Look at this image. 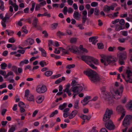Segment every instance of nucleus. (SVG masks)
I'll return each mask as SVG.
<instances>
[{
    "label": "nucleus",
    "mask_w": 132,
    "mask_h": 132,
    "mask_svg": "<svg viewBox=\"0 0 132 132\" xmlns=\"http://www.w3.org/2000/svg\"><path fill=\"white\" fill-rule=\"evenodd\" d=\"M71 84L72 86L71 88V91L73 93V97L75 98L76 95H78L80 97H82L84 96L82 93H80L83 90L84 86L83 84H79L75 80L72 81Z\"/></svg>",
    "instance_id": "nucleus-1"
},
{
    "label": "nucleus",
    "mask_w": 132,
    "mask_h": 132,
    "mask_svg": "<svg viewBox=\"0 0 132 132\" xmlns=\"http://www.w3.org/2000/svg\"><path fill=\"white\" fill-rule=\"evenodd\" d=\"M84 73L87 76L91 81L95 83L100 81L101 79L100 76L95 71L89 69L84 72Z\"/></svg>",
    "instance_id": "nucleus-2"
},
{
    "label": "nucleus",
    "mask_w": 132,
    "mask_h": 132,
    "mask_svg": "<svg viewBox=\"0 0 132 132\" xmlns=\"http://www.w3.org/2000/svg\"><path fill=\"white\" fill-rule=\"evenodd\" d=\"M81 58L92 68L96 69L97 67L94 65L93 64L98 65V60L93 57L87 56H81Z\"/></svg>",
    "instance_id": "nucleus-3"
},
{
    "label": "nucleus",
    "mask_w": 132,
    "mask_h": 132,
    "mask_svg": "<svg viewBox=\"0 0 132 132\" xmlns=\"http://www.w3.org/2000/svg\"><path fill=\"white\" fill-rule=\"evenodd\" d=\"M102 59H101V62L105 66H107L111 63H114L117 61L116 58L110 55H107L105 54L100 55Z\"/></svg>",
    "instance_id": "nucleus-4"
},
{
    "label": "nucleus",
    "mask_w": 132,
    "mask_h": 132,
    "mask_svg": "<svg viewBox=\"0 0 132 132\" xmlns=\"http://www.w3.org/2000/svg\"><path fill=\"white\" fill-rule=\"evenodd\" d=\"M123 89L122 86H120L118 89H117L116 88H112L111 91L113 97L116 99L120 98L122 94Z\"/></svg>",
    "instance_id": "nucleus-5"
},
{
    "label": "nucleus",
    "mask_w": 132,
    "mask_h": 132,
    "mask_svg": "<svg viewBox=\"0 0 132 132\" xmlns=\"http://www.w3.org/2000/svg\"><path fill=\"white\" fill-rule=\"evenodd\" d=\"M102 94L103 98L105 100L107 103L110 104L113 102V100L107 91H103Z\"/></svg>",
    "instance_id": "nucleus-6"
},
{
    "label": "nucleus",
    "mask_w": 132,
    "mask_h": 132,
    "mask_svg": "<svg viewBox=\"0 0 132 132\" xmlns=\"http://www.w3.org/2000/svg\"><path fill=\"white\" fill-rule=\"evenodd\" d=\"M117 56L119 59V63L121 65L124 64V61L126 59L127 57V53L125 52L120 53L118 54Z\"/></svg>",
    "instance_id": "nucleus-7"
},
{
    "label": "nucleus",
    "mask_w": 132,
    "mask_h": 132,
    "mask_svg": "<svg viewBox=\"0 0 132 132\" xmlns=\"http://www.w3.org/2000/svg\"><path fill=\"white\" fill-rule=\"evenodd\" d=\"M112 114L113 111L111 109L107 108L104 116L103 118V121L106 122L109 120Z\"/></svg>",
    "instance_id": "nucleus-8"
},
{
    "label": "nucleus",
    "mask_w": 132,
    "mask_h": 132,
    "mask_svg": "<svg viewBox=\"0 0 132 132\" xmlns=\"http://www.w3.org/2000/svg\"><path fill=\"white\" fill-rule=\"evenodd\" d=\"M117 4L116 3H113L110 6H109L106 5L104 7V11L107 13L110 12L111 10L113 11L114 10L115 7L117 6Z\"/></svg>",
    "instance_id": "nucleus-9"
},
{
    "label": "nucleus",
    "mask_w": 132,
    "mask_h": 132,
    "mask_svg": "<svg viewBox=\"0 0 132 132\" xmlns=\"http://www.w3.org/2000/svg\"><path fill=\"white\" fill-rule=\"evenodd\" d=\"M47 89L46 86L43 85L41 86L40 85L37 86L36 88V90L38 93L42 94L45 93L47 91Z\"/></svg>",
    "instance_id": "nucleus-10"
},
{
    "label": "nucleus",
    "mask_w": 132,
    "mask_h": 132,
    "mask_svg": "<svg viewBox=\"0 0 132 132\" xmlns=\"http://www.w3.org/2000/svg\"><path fill=\"white\" fill-rule=\"evenodd\" d=\"M132 118V115H127L126 116L123 122V125L124 126H127L130 124L129 120Z\"/></svg>",
    "instance_id": "nucleus-11"
},
{
    "label": "nucleus",
    "mask_w": 132,
    "mask_h": 132,
    "mask_svg": "<svg viewBox=\"0 0 132 132\" xmlns=\"http://www.w3.org/2000/svg\"><path fill=\"white\" fill-rule=\"evenodd\" d=\"M127 78L126 81L127 82L132 83V72L129 70H127L126 72Z\"/></svg>",
    "instance_id": "nucleus-12"
},
{
    "label": "nucleus",
    "mask_w": 132,
    "mask_h": 132,
    "mask_svg": "<svg viewBox=\"0 0 132 132\" xmlns=\"http://www.w3.org/2000/svg\"><path fill=\"white\" fill-rule=\"evenodd\" d=\"M116 112L119 113L126 114V111L123 107L121 105L118 106L116 109Z\"/></svg>",
    "instance_id": "nucleus-13"
},
{
    "label": "nucleus",
    "mask_w": 132,
    "mask_h": 132,
    "mask_svg": "<svg viewBox=\"0 0 132 132\" xmlns=\"http://www.w3.org/2000/svg\"><path fill=\"white\" fill-rule=\"evenodd\" d=\"M105 126L107 128L110 130L113 129L115 128V126L111 120H109L108 122L105 124Z\"/></svg>",
    "instance_id": "nucleus-14"
},
{
    "label": "nucleus",
    "mask_w": 132,
    "mask_h": 132,
    "mask_svg": "<svg viewBox=\"0 0 132 132\" xmlns=\"http://www.w3.org/2000/svg\"><path fill=\"white\" fill-rule=\"evenodd\" d=\"M65 88L63 90L64 92H66L68 94L69 96H70L72 95L71 90H70V84H68L67 85L65 86Z\"/></svg>",
    "instance_id": "nucleus-15"
},
{
    "label": "nucleus",
    "mask_w": 132,
    "mask_h": 132,
    "mask_svg": "<svg viewBox=\"0 0 132 132\" xmlns=\"http://www.w3.org/2000/svg\"><path fill=\"white\" fill-rule=\"evenodd\" d=\"M68 50L73 53L78 52V48L75 46L71 45L70 46L68 47Z\"/></svg>",
    "instance_id": "nucleus-16"
},
{
    "label": "nucleus",
    "mask_w": 132,
    "mask_h": 132,
    "mask_svg": "<svg viewBox=\"0 0 132 132\" xmlns=\"http://www.w3.org/2000/svg\"><path fill=\"white\" fill-rule=\"evenodd\" d=\"M34 43V40L31 38H28L23 42V44L25 45H32Z\"/></svg>",
    "instance_id": "nucleus-17"
},
{
    "label": "nucleus",
    "mask_w": 132,
    "mask_h": 132,
    "mask_svg": "<svg viewBox=\"0 0 132 132\" xmlns=\"http://www.w3.org/2000/svg\"><path fill=\"white\" fill-rule=\"evenodd\" d=\"M87 12L86 10H84L82 12L83 16L82 17V22L83 24H84L87 19Z\"/></svg>",
    "instance_id": "nucleus-18"
},
{
    "label": "nucleus",
    "mask_w": 132,
    "mask_h": 132,
    "mask_svg": "<svg viewBox=\"0 0 132 132\" xmlns=\"http://www.w3.org/2000/svg\"><path fill=\"white\" fill-rule=\"evenodd\" d=\"M77 113L78 111L77 110H75L72 111L70 114L69 113V118L70 119H73Z\"/></svg>",
    "instance_id": "nucleus-19"
},
{
    "label": "nucleus",
    "mask_w": 132,
    "mask_h": 132,
    "mask_svg": "<svg viewBox=\"0 0 132 132\" xmlns=\"http://www.w3.org/2000/svg\"><path fill=\"white\" fill-rule=\"evenodd\" d=\"M70 110V109L69 108H66L64 109L63 114V116L64 117L66 118L68 117L69 115V113L68 112Z\"/></svg>",
    "instance_id": "nucleus-20"
},
{
    "label": "nucleus",
    "mask_w": 132,
    "mask_h": 132,
    "mask_svg": "<svg viewBox=\"0 0 132 132\" xmlns=\"http://www.w3.org/2000/svg\"><path fill=\"white\" fill-rule=\"evenodd\" d=\"M0 18L2 20L1 23L2 24L4 28H5L6 26L5 23V20H4V19H5V17H3V14L1 13L0 14Z\"/></svg>",
    "instance_id": "nucleus-21"
},
{
    "label": "nucleus",
    "mask_w": 132,
    "mask_h": 132,
    "mask_svg": "<svg viewBox=\"0 0 132 132\" xmlns=\"http://www.w3.org/2000/svg\"><path fill=\"white\" fill-rule=\"evenodd\" d=\"M44 96H41L38 97L36 99L37 102L39 104L41 103L43 101L44 99Z\"/></svg>",
    "instance_id": "nucleus-22"
},
{
    "label": "nucleus",
    "mask_w": 132,
    "mask_h": 132,
    "mask_svg": "<svg viewBox=\"0 0 132 132\" xmlns=\"http://www.w3.org/2000/svg\"><path fill=\"white\" fill-rule=\"evenodd\" d=\"M89 41L90 42H92V44L95 45L97 42V40L96 39L95 37H92L89 38Z\"/></svg>",
    "instance_id": "nucleus-23"
},
{
    "label": "nucleus",
    "mask_w": 132,
    "mask_h": 132,
    "mask_svg": "<svg viewBox=\"0 0 132 132\" xmlns=\"http://www.w3.org/2000/svg\"><path fill=\"white\" fill-rule=\"evenodd\" d=\"M13 14L12 13L8 12L6 13L5 16V19L4 20H5V23L7 20L10 19V17L13 15Z\"/></svg>",
    "instance_id": "nucleus-24"
},
{
    "label": "nucleus",
    "mask_w": 132,
    "mask_h": 132,
    "mask_svg": "<svg viewBox=\"0 0 132 132\" xmlns=\"http://www.w3.org/2000/svg\"><path fill=\"white\" fill-rule=\"evenodd\" d=\"M13 14L12 13L8 12L6 13L5 16V19L4 20H5V23L7 20L10 19V17L13 15Z\"/></svg>",
    "instance_id": "nucleus-25"
},
{
    "label": "nucleus",
    "mask_w": 132,
    "mask_h": 132,
    "mask_svg": "<svg viewBox=\"0 0 132 132\" xmlns=\"http://www.w3.org/2000/svg\"><path fill=\"white\" fill-rule=\"evenodd\" d=\"M13 14L12 13L8 12L6 13L5 16V19L4 20H5V23L7 20L10 19V17L13 15Z\"/></svg>",
    "instance_id": "nucleus-26"
},
{
    "label": "nucleus",
    "mask_w": 132,
    "mask_h": 132,
    "mask_svg": "<svg viewBox=\"0 0 132 132\" xmlns=\"http://www.w3.org/2000/svg\"><path fill=\"white\" fill-rule=\"evenodd\" d=\"M38 21V19L36 17L34 18L32 23V24L34 27H37V23Z\"/></svg>",
    "instance_id": "nucleus-27"
},
{
    "label": "nucleus",
    "mask_w": 132,
    "mask_h": 132,
    "mask_svg": "<svg viewBox=\"0 0 132 132\" xmlns=\"http://www.w3.org/2000/svg\"><path fill=\"white\" fill-rule=\"evenodd\" d=\"M80 14L78 12H75L73 15L74 18L77 20H79L80 19Z\"/></svg>",
    "instance_id": "nucleus-28"
},
{
    "label": "nucleus",
    "mask_w": 132,
    "mask_h": 132,
    "mask_svg": "<svg viewBox=\"0 0 132 132\" xmlns=\"http://www.w3.org/2000/svg\"><path fill=\"white\" fill-rule=\"evenodd\" d=\"M39 50L42 52V56L44 57L46 56V53L45 50L42 48L40 47L39 48Z\"/></svg>",
    "instance_id": "nucleus-29"
},
{
    "label": "nucleus",
    "mask_w": 132,
    "mask_h": 132,
    "mask_svg": "<svg viewBox=\"0 0 132 132\" xmlns=\"http://www.w3.org/2000/svg\"><path fill=\"white\" fill-rule=\"evenodd\" d=\"M29 62V61L28 60L25 59L21 61L19 65L20 66H22L24 64H27Z\"/></svg>",
    "instance_id": "nucleus-30"
},
{
    "label": "nucleus",
    "mask_w": 132,
    "mask_h": 132,
    "mask_svg": "<svg viewBox=\"0 0 132 132\" xmlns=\"http://www.w3.org/2000/svg\"><path fill=\"white\" fill-rule=\"evenodd\" d=\"M81 118L83 119H87V120H89L91 117V116L88 115L87 116L85 115H82L80 117Z\"/></svg>",
    "instance_id": "nucleus-31"
},
{
    "label": "nucleus",
    "mask_w": 132,
    "mask_h": 132,
    "mask_svg": "<svg viewBox=\"0 0 132 132\" xmlns=\"http://www.w3.org/2000/svg\"><path fill=\"white\" fill-rule=\"evenodd\" d=\"M126 106L128 109L130 110H132V100L130 101Z\"/></svg>",
    "instance_id": "nucleus-32"
},
{
    "label": "nucleus",
    "mask_w": 132,
    "mask_h": 132,
    "mask_svg": "<svg viewBox=\"0 0 132 132\" xmlns=\"http://www.w3.org/2000/svg\"><path fill=\"white\" fill-rule=\"evenodd\" d=\"M80 52L82 53H87L88 51L86 48H83L82 45H80L79 47Z\"/></svg>",
    "instance_id": "nucleus-33"
},
{
    "label": "nucleus",
    "mask_w": 132,
    "mask_h": 132,
    "mask_svg": "<svg viewBox=\"0 0 132 132\" xmlns=\"http://www.w3.org/2000/svg\"><path fill=\"white\" fill-rule=\"evenodd\" d=\"M16 126L15 125H12L9 129L8 132H14L16 130Z\"/></svg>",
    "instance_id": "nucleus-34"
},
{
    "label": "nucleus",
    "mask_w": 132,
    "mask_h": 132,
    "mask_svg": "<svg viewBox=\"0 0 132 132\" xmlns=\"http://www.w3.org/2000/svg\"><path fill=\"white\" fill-rule=\"evenodd\" d=\"M26 98L27 100L30 101H34V96L32 94L30 95Z\"/></svg>",
    "instance_id": "nucleus-35"
},
{
    "label": "nucleus",
    "mask_w": 132,
    "mask_h": 132,
    "mask_svg": "<svg viewBox=\"0 0 132 132\" xmlns=\"http://www.w3.org/2000/svg\"><path fill=\"white\" fill-rule=\"evenodd\" d=\"M67 104L66 103H64L62 105H60L59 106V109L61 110H63L66 107Z\"/></svg>",
    "instance_id": "nucleus-36"
},
{
    "label": "nucleus",
    "mask_w": 132,
    "mask_h": 132,
    "mask_svg": "<svg viewBox=\"0 0 132 132\" xmlns=\"http://www.w3.org/2000/svg\"><path fill=\"white\" fill-rule=\"evenodd\" d=\"M119 13V12H117L114 13L113 15L112 14H110L108 16H109L110 17L112 18H114L117 16L118 14Z\"/></svg>",
    "instance_id": "nucleus-37"
},
{
    "label": "nucleus",
    "mask_w": 132,
    "mask_h": 132,
    "mask_svg": "<svg viewBox=\"0 0 132 132\" xmlns=\"http://www.w3.org/2000/svg\"><path fill=\"white\" fill-rule=\"evenodd\" d=\"M0 3L1 4L0 6V9L2 11H3L4 9V2L0 0Z\"/></svg>",
    "instance_id": "nucleus-38"
},
{
    "label": "nucleus",
    "mask_w": 132,
    "mask_h": 132,
    "mask_svg": "<svg viewBox=\"0 0 132 132\" xmlns=\"http://www.w3.org/2000/svg\"><path fill=\"white\" fill-rule=\"evenodd\" d=\"M39 64L42 67H43L45 65H47L46 62L45 61H40Z\"/></svg>",
    "instance_id": "nucleus-39"
},
{
    "label": "nucleus",
    "mask_w": 132,
    "mask_h": 132,
    "mask_svg": "<svg viewBox=\"0 0 132 132\" xmlns=\"http://www.w3.org/2000/svg\"><path fill=\"white\" fill-rule=\"evenodd\" d=\"M30 93V91L28 89H26L25 91V97L26 98L29 96L30 95H31Z\"/></svg>",
    "instance_id": "nucleus-40"
},
{
    "label": "nucleus",
    "mask_w": 132,
    "mask_h": 132,
    "mask_svg": "<svg viewBox=\"0 0 132 132\" xmlns=\"http://www.w3.org/2000/svg\"><path fill=\"white\" fill-rule=\"evenodd\" d=\"M58 113L57 110H56L54 111L50 115V117L51 118L53 117L55 115L57 114Z\"/></svg>",
    "instance_id": "nucleus-41"
},
{
    "label": "nucleus",
    "mask_w": 132,
    "mask_h": 132,
    "mask_svg": "<svg viewBox=\"0 0 132 132\" xmlns=\"http://www.w3.org/2000/svg\"><path fill=\"white\" fill-rule=\"evenodd\" d=\"M60 49H61L60 47L55 48V51H54V53L57 54H60L61 51V50H60Z\"/></svg>",
    "instance_id": "nucleus-42"
},
{
    "label": "nucleus",
    "mask_w": 132,
    "mask_h": 132,
    "mask_svg": "<svg viewBox=\"0 0 132 132\" xmlns=\"http://www.w3.org/2000/svg\"><path fill=\"white\" fill-rule=\"evenodd\" d=\"M89 101H87L85 98H84L83 100L81 101V102L82 103V105L84 106L87 104Z\"/></svg>",
    "instance_id": "nucleus-43"
},
{
    "label": "nucleus",
    "mask_w": 132,
    "mask_h": 132,
    "mask_svg": "<svg viewBox=\"0 0 132 132\" xmlns=\"http://www.w3.org/2000/svg\"><path fill=\"white\" fill-rule=\"evenodd\" d=\"M18 106L20 108H24L25 107V105L24 103L22 102H20L18 103Z\"/></svg>",
    "instance_id": "nucleus-44"
},
{
    "label": "nucleus",
    "mask_w": 132,
    "mask_h": 132,
    "mask_svg": "<svg viewBox=\"0 0 132 132\" xmlns=\"http://www.w3.org/2000/svg\"><path fill=\"white\" fill-rule=\"evenodd\" d=\"M78 103L79 102L78 101H75L74 105V107L75 109H79Z\"/></svg>",
    "instance_id": "nucleus-45"
},
{
    "label": "nucleus",
    "mask_w": 132,
    "mask_h": 132,
    "mask_svg": "<svg viewBox=\"0 0 132 132\" xmlns=\"http://www.w3.org/2000/svg\"><path fill=\"white\" fill-rule=\"evenodd\" d=\"M7 66V64L5 63H2L1 65V68L2 69L4 70L5 69Z\"/></svg>",
    "instance_id": "nucleus-46"
},
{
    "label": "nucleus",
    "mask_w": 132,
    "mask_h": 132,
    "mask_svg": "<svg viewBox=\"0 0 132 132\" xmlns=\"http://www.w3.org/2000/svg\"><path fill=\"white\" fill-rule=\"evenodd\" d=\"M52 74V72L51 71H48L45 72V75L47 76H51Z\"/></svg>",
    "instance_id": "nucleus-47"
},
{
    "label": "nucleus",
    "mask_w": 132,
    "mask_h": 132,
    "mask_svg": "<svg viewBox=\"0 0 132 132\" xmlns=\"http://www.w3.org/2000/svg\"><path fill=\"white\" fill-rule=\"evenodd\" d=\"M24 19H21L20 20L18 21V22L16 23V24L20 26H21L22 25V23L21 22L22 21H24Z\"/></svg>",
    "instance_id": "nucleus-48"
},
{
    "label": "nucleus",
    "mask_w": 132,
    "mask_h": 132,
    "mask_svg": "<svg viewBox=\"0 0 132 132\" xmlns=\"http://www.w3.org/2000/svg\"><path fill=\"white\" fill-rule=\"evenodd\" d=\"M77 40V39L76 38H72L70 40V42L71 43H75L76 42Z\"/></svg>",
    "instance_id": "nucleus-49"
},
{
    "label": "nucleus",
    "mask_w": 132,
    "mask_h": 132,
    "mask_svg": "<svg viewBox=\"0 0 132 132\" xmlns=\"http://www.w3.org/2000/svg\"><path fill=\"white\" fill-rule=\"evenodd\" d=\"M75 67L74 64H69L66 67V68L68 69H70L72 68H74Z\"/></svg>",
    "instance_id": "nucleus-50"
},
{
    "label": "nucleus",
    "mask_w": 132,
    "mask_h": 132,
    "mask_svg": "<svg viewBox=\"0 0 132 132\" xmlns=\"http://www.w3.org/2000/svg\"><path fill=\"white\" fill-rule=\"evenodd\" d=\"M94 11V9L93 8H92L90 9V11L89 12H88V16H90L92 14Z\"/></svg>",
    "instance_id": "nucleus-51"
},
{
    "label": "nucleus",
    "mask_w": 132,
    "mask_h": 132,
    "mask_svg": "<svg viewBox=\"0 0 132 132\" xmlns=\"http://www.w3.org/2000/svg\"><path fill=\"white\" fill-rule=\"evenodd\" d=\"M125 115V114H122L120 118L118 119L117 121L119 123L121 121Z\"/></svg>",
    "instance_id": "nucleus-52"
},
{
    "label": "nucleus",
    "mask_w": 132,
    "mask_h": 132,
    "mask_svg": "<svg viewBox=\"0 0 132 132\" xmlns=\"http://www.w3.org/2000/svg\"><path fill=\"white\" fill-rule=\"evenodd\" d=\"M97 45L99 49H103L104 47V46L102 43H98Z\"/></svg>",
    "instance_id": "nucleus-53"
},
{
    "label": "nucleus",
    "mask_w": 132,
    "mask_h": 132,
    "mask_svg": "<svg viewBox=\"0 0 132 132\" xmlns=\"http://www.w3.org/2000/svg\"><path fill=\"white\" fill-rule=\"evenodd\" d=\"M17 67L15 66H13L12 67V70L16 74H18V72L17 71Z\"/></svg>",
    "instance_id": "nucleus-54"
},
{
    "label": "nucleus",
    "mask_w": 132,
    "mask_h": 132,
    "mask_svg": "<svg viewBox=\"0 0 132 132\" xmlns=\"http://www.w3.org/2000/svg\"><path fill=\"white\" fill-rule=\"evenodd\" d=\"M42 34H44V37L46 38H47L48 36V34L47 32L45 30H44L42 32Z\"/></svg>",
    "instance_id": "nucleus-55"
},
{
    "label": "nucleus",
    "mask_w": 132,
    "mask_h": 132,
    "mask_svg": "<svg viewBox=\"0 0 132 132\" xmlns=\"http://www.w3.org/2000/svg\"><path fill=\"white\" fill-rule=\"evenodd\" d=\"M9 76H14V75L13 74V73L12 72L10 71L8 72L7 74L5 76V78H6Z\"/></svg>",
    "instance_id": "nucleus-56"
},
{
    "label": "nucleus",
    "mask_w": 132,
    "mask_h": 132,
    "mask_svg": "<svg viewBox=\"0 0 132 132\" xmlns=\"http://www.w3.org/2000/svg\"><path fill=\"white\" fill-rule=\"evenodd\" d=\"M8 80L9 81V82L11 83H13V86H15L16 85V84L14 82V80L13 79H9Z\"/></svg>",
    "instance_id": "nucleus-57"
},
{
    "label": "nucleus",
    "mask_w": 132,
    "mask_h": 132,
    "mask_svg": "<svg viewBox=\"0 0 132 132\" xmlns=\"http://www.w3.org/2000/svg\"><path fill=\"white\" fill-rule=\"evenodd\" d=\"M15 40L14 38L13 37H12L10 38L9 40V43H13L15 42Z\"/></svg>",
    "instance_id": "nucleus-58"
},
{
    "label": "nucleus",
    "mask_w": 132,
    "mask_h": 132,
    "mask_svg": "<svg viewBox=\"0 0 132 132\" xmlns=\"http://www.w3.org/2000/svg\"><path fill=\"white\" fill-rule=\"evenodd\" d=\"M6 87V85L5 82L3 83L2 85H0V89H2L3 88Z\"/></svg>",
    "instance_id": "nucleus-59"
},
{
    "label": "nucleus",
    "mask_w": 132,
    "mask_h": 132,
    "mask_svg": "<svg viewBox=\"0 0 132 132\" xmlns=\"http://www.w3.org/2000/svg\"><path fill=\"white\" fill-rule=\"evenodd\" d=\"M98 5V3L95 2H92L91 4V6L93 7H96Z\"/></svg>",
    "instance_id": "nucleus-60"
},
{
    "label": "nucleus",
    "mask_w": 132,
    "mask_h": 132,
    "mask_svg": "<svg viewBox=\"0 0 132 132\" xmlns=\"http://www.w3.org/2000/svg\"><path fill=\"white\" fill-rule=\"evenodd\" d=\"M58 25L57 23H54L52 24V27L53 29H55L56 28Z\"/></svg>",
    "instance_id": "nucleus-61"
},
{
    "label": "nucleus",
    "mask_w": 132,
    "mask_h": 132,
    "mask_svg": "<svg viewBox=\"0 0 132 132\" xmlns=\"http://www.w3.org/2000/svg\"><path fill=\"white\" fill-rule=\"evenodd\" d=\"M61 48V50L62 52L64 54H68V52L66 51L62 47H60Z\"/></svg>",
    "instance_id": "nucleus-62"
},
{
    "label": "nucleus",
    "mask_w": 132,
    "mask_h": 132,
    "mask_svg": "<svg viewBox=\"0 0 132 132\" xmlns=\"http://www.w3.org/2000/svg\"><path fill=\"white\" fill-rule=\"evenodd\" d=\"M6 73L5 71H2V70H0V74L3 76H5L6 75Z\"/></svg>",
    "instance_id": "nucleus-63"
},
{
    "label": "nucleus",
    "mask_w": 132,
    "mask_h": 132,
    "mask_svg": "<svg viewBox=\"0 0 132 132\" xmlns=\"http://www.w3.org/2000/svg\"><path fill=\"white\" fill-rule=\"evenodd\" d=\"M14 8V10L16 11H17L18 9V6L17 5L16 3H15L14 5L13 6Z\"/></svg>",
    "instance_id": "nucleus-64"
}]
</instances>
